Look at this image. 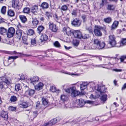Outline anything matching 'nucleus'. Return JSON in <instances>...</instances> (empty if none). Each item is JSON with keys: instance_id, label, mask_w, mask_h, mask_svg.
I'll list each match as a JSON object with an SVG mask.
<instances>
[{"instance_id": "b1692460", "label": "nucleus", "mask_w": 126, "mask_h": 126, "mask_svg": "<svg viewBox=\"0 0 126 126\" xmlns=\"http://www.w3.org/2000/svg\"><path fill=\"white\" fill-rule=\"evenodd\" d=\"M41 6L43 9H47L49 7V4L47 2H44L42 3Z\"/></svg>"}, {"instance_id": "7ed1b4c3", "label": "nucleus", "mask_w": 126, "mask_h": 126, "mask_svg": "<svg viewBox=\"0 0 126 126\" xmlns=\"http://www.w3.org/2000/svg\"><path fill=\"white\" fill-rule=\"evenodd\" d=\"M15 32V30L14 28L11 27L9 28L6 33L7 37L9 38L12 37L14 34Z\"/></svg>"}, {"instance_id": "e2e57ef3", "label": "nucleus", "mask_w": 126, "mask_h": 126, "mask_svg": "<svg viewBox=\"0 0 126 126\" xmlns=\"http://www.w3.org/2000/svg\"><path fill=\"white\" fill-rule=\"evenodd\" d=\"M54 17L55 20L56 21L58 22H59L58 21V18L57 15L56 14H55L54 16Z\"/></svg>"}, {"instance_id": "393cba45", "label": "nucleus", "mask_w": 126, "mask_h": 126, "mask_svg": "<svg viewBox=\"0 0 126 126\" xmlns=\"http://www.w3.org/2000/svg\"><path fill=\"white\" fill-rule=\"evenodd\" d=\"M88 84L87 82L83 83L80 85V87L81 90H83L85 89L87 87Z\"/></svg>"}, {"instance_id": "603ef678", "label": "nucleus", "mask_w": 126, "mask_h": 126, "mask_svg": "<svg viewBox=\"0 0 126 126\" xmlns=\"http://www.w3.org/2000/svg\"><path fill=\"white\" fill-rule=\"evenodd\" d=\"M23 11L24 13L28 14L30 12V9L28 7H25Z\"/></svg>"}, {"instance_id": "de8ad7c7", "label": "nucleus", "mask_w": 126, "mask_h": 126, "mask_svg": "<svg viewBox=\"0 0 126 126\" xmlns=\"http://www.w3.org/2000/svg\"><path fill=\"white\" fill-rule=\"evenodd\" d=\"M34 33V31L32 29H30L28 31L27 34L28 35H31L33 34Z\"/></svg>"}, {"instance_id": "680f3d73", "label": "nucleus", "mask_w": 126, "mask_h": 126, "mask_svg": "<svg viewBox=\"0 0 126 126\" xmlns=\"http://www.w3.org/2000/svg\"><path fill=\"white\" fill-rule=\"evenodd\" d=\"M71 88H68L67 89H65L66 92L69 93H71Z\"/></svg>"}, {"instance_id": "39448f33", "label": "nucleus", "mask_w": 126, "mask_h": 126, "mask_svg": "<svg viewBox=\"0 0 126 126\" xmlns=\"http://www.w3.org/2000/svg\"><path fill=\"white\" fill-rule=\"evenodd\" d=\"M81 23V21L77 18H75L71 21L72 25L75 27H78L80 26Z\"/></svg>"}, {"instance_id": "9d476101", "label": "nucleus", "mask_w": 126, "mask_h": 126, "mask_svg": "<svg viewBox=\"0 0 126 126\" xmlns=\"http://www.w3.org/2000/svg\"><path fill=\"white\" fill-rule=\"evenodd\" d=\"M107 89L104 86L101 85L98 86L97 91L99 92L100 94H102L106 92Z\"/></svg>"}, {"instance_id": "72a5a7b5", "label": "nucleus", "mask_w": 126, "mask_h": 126, "mask_svg": "<svg viewBox=\"0 0 126 126\" xmlns=\"http://www.w3.org/2000/svg\"><path fill=\"white\" fill-rule=\"evenodd\" d=\"M8 15L12 17L14 16L15 13L12 10H9L7 12Z\"/></svg>"}, {"instance_id": "a18cd8bd", "label": "nucleus", "mask_w": 126, "mask_h": 126, "mask_svg": "<svg viewBox=\"0 0 126 126\" xmlns=\"http://www.w3.org/2000/svg\"><path fill=\"white\" fill-rule=\"evenodd\" d=\"M54 46L60 48L61 47V45L58 41L55 42L53 43Z\"/></svg>"}, {"instance_id": "3c124183", "label": "nucleus", "mask_w": 126, "mask_h": 126, "mask_svg": "<svg viewBox=\"0 0 126 126\" xmlns=\"http://www.w3.org/2000/svg\"><path fill=\"white\" fill-rule=\"evenodd\" d=\"M73 31L71 30L70 28H69V31H68L66 32V34L68 36H70L72 34L73 35Z\"/></svg>"}, {"instance_id": "0eeeda50", "label": "nucleus", "mask_w": 126, "mask_h": 126, "mask_svg": "<svg viewBox=\"0 0 126 126\" xmlns=\"http://www.w3.org/2000/svg\"><path fill=\"white\" fill-rule=\"evenodd\" d=\"M19 0H15L12 1V7L16 9H19L20 8L19 4Z\"/></svg>"}, {"instance_id": "a19ab883", "label": "nucleus", "mask_w": 126, "mask_h": 126, "mask_svg": "<svg viewBox=\"0 0 126 126\" xmlns=\"http://www.w3.org/2000/svg\"><path fill=\"white\" fill-rule=\"evenodd\" d=\"M31 46L33 47L36 46V40L35 38H33L31 39Z\"/></svg>"}, {"instance_id": "aec40b11", "label": "nucleus", "mask_w": 126, "mask_h": 126, "mask_svg": "<svg viewBox=\"0 0 126 126\" xmlns=\"http://www.w3.org/2000/svg\"><path fill=\"white\" fill-rule=\"evenodd\" d=\"M32 26L35 27L38 24L39 21L36 18H32Z\"/></svg>"}, {"instance_id": "4be33fe9", "label": "nucleus", "mask_w": 126, "mask_h": 126, "mask_svg": "<svg viewBox=\"0 0 126 126\" xmlns=\"http://www.w3.org/2000/svg\"><path fill=\"white\" fill-rule=\"evenodd\" d=\"M38 9V6L37 5H34L31 8V12L33 13L37 12Z\"/></svg>"}, {"instance_id": "f8f14e48", "label": "nucleus", "mask_w": 126, "mask_h": 126, "mask_svg": "<svg viewBox=\"0 0 126 126\" xmlns=\"http://www.w3.org/2000/svg\"><path fill=\"white\" fill-rule=\"evenodd\" d=\"M71 96L72 97H75L80 94V92L74 89L73 88H71Z\"/></svg>"}, {"instance_id": "37998d69", "label": "nucleus", "mask_w": 126, "mask_h": 126, "mask_svg": "<svg viewBox=\"0 0 126 126\" xmlns=\"http://www.w3.org/2000/svg\"><path fill=\"white\" fill-rule=\"evenodd\" d=\"M81 38L83 39H87L89 38L90 36L89 35L87 34H84L83 35H82Z\"/></svg>"}, {"instance_id": "c9c22d12", "label": "nucleus", "mask_w": 126, "mask_h": 126, "mask_svg": "<svg viewBox=\"0 0 126 126\" xmlns=\"http://www.w3.org/2000/svg\"><path fill=\"white\" fill-rule=\"evenodd\" d=\"M81 17L83 23L87 21V16L85 15H83L81 16Z\"/></svg>"}, {"instance_id": "1a4fd4ad", "label": "nucleus", "mask_w": 126, "mask_h": 126, "mask_svg": "<svg viewBox=\"0 0 126 126\" xmlns=\"http://www.w3.org/2000/svg\"><path fill=\"white\" fill-rule=\"evenodd\" d=\"M42 104L43 107L42 109H44L48 105V99L44 97H42Z\"/></svg>"}, {"instance_id": "a211bd4d", "label": "nucleus", "mask_w": 126, "mask_h": 126, "mask_svg": "<svg viewBox=\"0 0 126 126\" xmlns=\"http://www.w3.org/2000/svg\"><path fill=\"white\" fill-rule=\"evenodd\" d=\"M119 22L118 21H114L111 26V30H113L115 29L118 26Z\"/></svg>"}, {"instance_id": "4d7b16f0", "label": "nucleus", "mask_w": 126, "mask_h": 126, "mask_svg": "<svg viewBox=\"0 0 126 126\" xmlns=\"http://www.w3.org/2000/svg\"><path fill=\"white\" fill-rule=\"evenodd\" d=\"M100 42L98 39H95L94 41V44L96 45V46H97L98 45H99Z\"/></svg>"}, {"instance_id": "0e129e2a", "label": "nucleus", "mask_w": 126, "mask_h": 126, "mask_svg": "<svg viewBox=\"0 0 126 126\" xmlns=\"http://www.w3.org/2000/svg\"><path fill=\"white\" fill-rule=\"evenodd\" d=\"M104 0H102V3L100 4V8L102 7L104 5Z\"/></svg>"}, {"instance_id": "473e14b6", "label": "nucleus", "mask_w": 126, "mask_h": 126, "mask_svg": "<svg viewBox=\"0 0 126 126\" xmlns=\"http://www.w3.org/2000/svg\"><path fill=\"white\" fill-rule=\"evenodd\" d=\"M7 30L6 29L3 27L0 28V33L1 34H3L7 33Z\"/></svg>"}, {"instance_id": "a878e982", "label": "nucleus", "mask_w": 126, "mask_h": 126, "mask_svg": "<svg viewBox=\"0 0 126 126\" xmlns=\"http://www.w3.org/2000/svg\"><path fill=\"white\" fill-rule=\"evenodd\" d=\"M19 106L22 108H25L27 107L28 106V104L27 102H23L21 104H20Z\"/></svg>"}, {"instance_id": "4c0bfd02", "label": "nucleus", "mask_w": 126, "mask_h": 126, "mask_svg": "<svg viewBox=\"0 0 126 126\" xmlns=\"http://www.w3.org/2000/svg\"><path fill=\"white\" fill-rule=\"evenodd\" d=\"M43 106H42V105L40 104V101H38L37 102V104L36 105V107L37 109H39L40 108H42L43 107Z\"/></svg>"}, {"instance_id": "774afa93", "label": "nucleus", "mask_w": 126, "mask_h": 126, "mask_svg": "<svg viewBox=\"0 0 126 126\" xmlns=\"http://www.w3.org/2000/svg\"><path fill=\"white\" fill-rule=\"evenodd\" d=\"M25 79V77L23 75H21L20 77V79L21 80H24Z\"/></svg>"}, {"instance_id": "f704fd0d", "label": "nucleus", "mask_w": 126, "mask_h": 126, "mask_svg": "<svg viewBox=\"0 0 126 126\" xmlns=\"http://www.w3.org/2000/svg\"><path fill=\"white\" fill-rule=\"evenodd\" d=\"M22 88V86L19 84H16L15 86V89L16 91H18L20 90Z\"/></svg>"}, {"instance_id": "9b49d317", "label": "nucleus", "mask_w": 126, "mask_h": 126, "mask_svg": "<svg viewBox=\"0 0 126 126\" xmlns=\"http://www.w3.org/2000/svg\"><path fill=\"white\" fill-rule=\"evenodd\" d=\"M73 35L75 38H77L79 39L81 38V33L78 30L74 31Z\"/></svg>"}, {"instance_id": "e433bc0d", "label": "nucleus", "mask_w": 126, "mask_h": 126, "mask_svg": "<svg viewBox=\"0 0 126 126\" xmlns=\"http://www.w3.org/2000/svg\"><path fill=\"white\" fill-rule=\"evenodd\" d=\"M61 100L63 102L65 101L67 99V96L66 95H62L61 96Z\"/></svg>"}, {"instance_id": "423d86ee", "label": "nucleus", "mask_w": 126, "mask_h": 126, "mask_svg": "<svg viewBox=\"0 0 126 126\" xmlns=\"http://www.w3.org/2000/svg\"><path fill=\"white\" fill-rule=\"evenodd\" d=\"M49 29L52 32H56L58 30V28L57 25L53 23H49Z\"/></svg>"}, {"instance_id": "864d4df0", "label": "nucleus", "mask_w": 126, "mask_h": 126, "mask_svg": "<svg viewBox=\"0 0 126 126\" xmlns=\"http://www.w3.org/2000/svg\"><path fill=\"white\" fill-rule=\"evenodd\" d=\"M121 41L123 46L126 45V38L122 39Z\"/></svg>"}, {"instance_id": "c756f323", "label": "nucleus", "mask_w": 126, "mask_h": 126, "mask_svg": "<svg viewBox=\"0 0 126 126\" xmlns=\"http://www.w3.org/2000/svg\"><path fill=\"white\" fill-rule=\"evenodd\" d=\"M61 12L63 13V11H66L68 9V7L66 5H64L62 6L60 8Z\"/></svg>"}, {"instance_id": "58836bf2", "label": "nucleus", "mask_w": 126, "mask_h": 126, "mask_svg": "<svg viewBox=\"0 0 126 126\" xmlns=\"http://www.w3.org/2000/svg\"><path fill=\"white\" fill-rule=\"evenodd\" d=\"M107 95L106 94L102 95L101 98V99L103 101H106L107 99Z\"/></svg>"}, {"instance_id": "bb28decb", "label": "nucleus", "mask_w": 126, "mask_h": 126, "mask_svg": "<svg viewBox=\"0 0 126 126\" xmlns=\"http://www.w3.org/2000/svg\"><path fill=\"white\" fill-rule=\"evenodd\" d=\"M19 17L23 23H25L27 21V19L26 16L24 15H20L19 16Z\"/></svg>"}, {"instance_id": "09e8293b", "label": "nucleus", "mask_w": 126, "mask_h": 126, "mask_svg": "<svg viewBox=\"0 0 126 126\" xmlns=\"http://www.w3.org/2000/svg\"><path fill=\"white\" fill-rule=\"evenodd\" d=\"M115 45L114 46H111V47H120L121 46H123V45H122V43H121V41H120L118 43H116H116Z\"/></svg>"}, {"instance_id": "79ce46f5", "label": "nucleus", "mask_w": 126, "mask_h": 126, "mask_svg": "<svg viewBox=\"0 0 126 126\" xmlns=\"http://www.w3.org/2000/svg\"><path fill=\"white\" fill-rule=\"evenodd\" d=\"M27 37L26 36H23L22 37V39L23 43L26 45L28 44L27 41Z\"/></svg>"}, {"instance_id": "c85d7f7f", "label": "nucleus", "mask_w": 126, "mask_h": 126, "mask_svg": "<svg viewBox=\"0 0 126 126\" xmlns=\"http://www.w3.org/2000/svg\"><path fill=\"white\" fill-rule=\"evenodd\" d=\"M103 21L106 23H110L112 21V19L110 17H108L104 18L103 19Z\"/></svg>"}, {"instance_id": "ddd939ff", "label": "nucleus", "mask_w": 126, "mask_h": 126, "mask_svg": "<svg viewBox=\"0 0 126 126\" xmlns=\"http://www.w3.org/2000/svg\"><path fill=\"white\" fill-rule=\"evenodd\" d=\"M105 44L104 42H100L97 46H96V48L98 49H101L104 48L105 47Z\"/></svg>"}, {"instance_id": "2eb2a0df", "label": "nucleus", "mask_w": 126, "mask_h": 126, "mask_svg": "<svg viewBox=\"0 0 126 126\" xmlns=\"http://www.w3.org/2000/svg\"><path fill=\"white\" fill-rule=\"evenodd\" d=\"M22 34V32L21 30H18L16 31L15 36L17 39H19L21 38Z\"/></svg>"}, {"instance_id": "cd10ccee", "label": "nucleus", "mask_w": 126, "mask_h": 126, "mask_svg": "<svg viewBox=\"0 0 126 126\" xmlns=\"http://www.w3.org/2000/svg\"><path fill=\"white\" fill-rule=\"evenodd\" d=\"M115 9L114 6L112 4H108L107 7V10L110 11H113Z\"/></svg>"}, {"instance_id": "7c9ffc66", "label": "nucleus", "mask_w": 126, "mask_h": 126, "mask_svg": "<svg viewBox=\"0 0 126 126\" xmlns=\"http://www.w3.org/2000/svg\"><path fill=\"white\" fill-rule=\"evenodd\" d=\"M44 27L42 26H39L37 28V32L40 34L41 32L44 30Z\"/></svg>"}, {"instance_id": "338daca9", "label": "nucleus", "mask_w": 126, "mask_h": 126, "mask_svg": "<svg viewBox=\"0 0 126 126\" xmlns=\"http://www.w3.org/2000/svg\"><path fill=\"white\" fill-rule=\"evenodd\" d=\"M126 88V83H125L122 88V90H124Z\"/></svg>"}, {"instance_id": "f3484780", "label": "nucleus", "mask_w": 126, "mask_h": 126, "mask_svg": "<svg viewBox=\"0 0 126 126\" xmlns=\"http://www.w3.org/2000/svg\"><path fill=\"white\" fill-rule=\"evenodd\" d=\"M44 86L42 82H40L34 86L35 88L37 90L42 89Z\"/></svg>"}, {"instance_id": "c03bdc74", "label": "nucleus", "mask_w": 126, "mask_h": 126, "mask_svg": "<svg viewBox=\"0 0 126 126\" xmlns=\"http://www.w3.org/2000/svg\"><path fill=\"white\" fill-rule=\"evenodd\" d=\"M50 90L51 91L53 92H56L57 91H59V90H56V87L53 86H51L50 89Z\"/></svg>"}, {"instance_id": "6ab92c4d", "label": "nucleus", "mask_w": 126, "mask_h": 126, "mask_svg": "<svg viewBox=\"0 0 126 126\" xmlns=\"http://www.w3.org/2000/svg\"><path fill=\"white\" fill-rule=\"evenodd\" d=\"M35 90L31 89H29L27 91H26V93L27 94H28L30 96H32L35 93Z\"/></svg>"}, {"instance_id": "6e6d98bb", "label": "nucleus", "mask_w": 126, "mask_h": 126, "mask_svg": "<svg viewBox=\"0 0 126 126\" xmlns=\"http://www.w3.org/2000/svg\"><path fill=\"white\" fill-rule=\"evenodd\" d=\"M18 57L17 56H9L8 57V60H10L11 59H13L14 60L13 61V62L14 61V60L18 58Z\"/></svg>"}, {"instance_id": "f03ea898", "label": "nucleus", "mask_w": 126, "mask_h": 126, "mask_svg": "<svg viewBox=\"0 0 126 126\" xmlns=\"http://www.w3.org/2000/svg\"><path fill=\"white\" fill-rule=\"evenodd\" d=\"M103 29L102 27L100 26H95L94 31L95 35L97 36H101L102 34L101 31Z\"/></svg>"}, {"instance_id": "4468645a", "label": "nucleus", "mask_w": 126, "mask_h": 126, "mask_svg": "<svg viewBox=\"0 0 126 126\" xmlns=\"http://www.w3.org/2000/svg\"><path fill=\"white\" fill-rule=\"evenodd\" d=\"M31 115L29 116L28 115L29 117V120L32 121L37 116V115L38 114L37 112L36 111L33 112V113L31 112Z\"/></svg>"}, {"instance_id": "2f4dec72", "label": "nucleus", "mask_w": 126, "mask_h": 126, "mask_svg": "<svg viewBox=\"0 0 126 126\" xmlns=\"http://www.w3.org/2000/svg\"><path fill=\"white\" fill-rule=\"evenodd\" d=\"M40 39L42 41H46L48 39V37L46 34L43 35L40 38Z\"/></svg>"}, {"instance_id": "69168bd1", "label": "nucleus", "mask_w": 126, "mask_h": 126, "mask_svg": "<svg viewBox=\"0 0 126 126\" xmlns=\"http://www.w3.org/2000/svg\"><path fill=\"white\" fill-rule=\"evenodd\" d=\"M113 70L116 72H121L122 71V70L121 69H114Z\"/></svg>"}, {"instance_id": "bf43d9fd", "label": "nucleus", "mask_w": 126, "mask_h": 126, "mask_svg": "<svg viewBox=\"0 0 126 126\" xmlns=\"http://www.w3.org/2000/svg\"><path fill=\"white\" fill-rule=\"evenodd\" d=\"M126 59V55H125L122 56H121L120 58V59L121 60V62H123L124 60L125 59Z\"/></svg>"}, {"instance_id": "412c9836", "label": "nucleus", "mask_w": 126, "mask_h": 126, "mask_svg": "<svg viewBox=\"0 0 126 126\" xmlns=\"http://www.w3.org/2000/svg\"><path fill=\"white\" fill-rule=\"evenodd\" d=\"M57 122V118H55L51 120L50 121L47 123L48 125H52L55 124Z\"/></svg>"}, {"instance_id": "8fccbe9b", "label": "nucleus", "mask_w": 126, "mask_h": 126, "mask_svg": "<svg viewBox=\"0 0 126 126\" xmlns=\"http://www.w3.org/2000/svg\"><path fill=\"white\" fill-rule=\"evenodd\" d=\"M6 7L5 6H3L1 9V12L2 13L4 14L6 12Z\"/></svg>"}, {"instance_id": "f257e3e1", "label": "nucleus", "mask_w": 126, "mask_h": 126, "mask_svg": "<svg viewBox=\"0 0 126 126\" xmlns=\"http://www.w3.org/2000/svg\"><path fill=\"white\" fill-rule=\"evenodd\" d=\"M76 101V104L78 105L76 107L78 108L83 107L85 103L91 104H92L93 102L92 101L89 100L85 102L83 99L81 98L77 99Z\"/></svg>"}, {"instance_id": "5701e85b", "label": "nucleus", "mask_w": 126, "mask_h": 126, "mask_svg": "<svg viewBox=\"0 0 126 126\" xmlns=\"http://www.w3.org/2000/svg\"><path fill=\"white\" fill-rule=\"evenodd\" d=\"M39 80V78L37 76H34L33 78H31V83L33 84L34 85V83L35 82Z\"/></svg>"}, {"instance_id": "ea45409f", "label": "nucleus", "mask_w": 126, "mask_h": 126, "mask_svg": "<svg viewBox=\"0 0 126 126\" xmlns=\"http://www.w3.org/2000/svg\"><path fill=\"white\" fill-rule=\"evenodd\" d=\"M10 100L11 102H14L17 100L16 97L14 95H13L11 96Z\"/></svg>"}, {"instance_id": "6e6552de", "label": "nucleus", "mask_w": 126, "mask_h": 126, "mask_svg": "<svg viewBox=\"0 0 126 126\" xmlns=\"http://www.w3.org/2000/svg\"><path fill=\"white\" fill-rule=\"evenodd\" d=\"M8 113L7 112L3 110L1 111L0 114V116L4 120L7 121L8 118Z\"/></svg>"}, {"instance_id": "13d9d810", "label": "nucleus", "mask_w": 126, "mask_h": 126, "mask_svg": "<svg viewBox=\"0 0 126 126\" xmlns=\"http://www.w3.org/2000/svg\"><path fill=\"white\" fill-rule=\"evenodd\" d=\"M73 44L74 46L77 47L79 44V42L77 40L74 41Z\"/></svg>"}, {"instance_id": "dca6fc26", "label": "nucleus", "mask_w": 126, "mask_h": 126, "mask_svg": "<svg viewBox=\"0 0 126 126\" xmlns=\"http://www.w3.org/2000/svg\"><path fill=\"white\" fill-rule=\"evenodd\" d=\"M0 79L2 81L8 85H9L11 84V81H9L5 77H0Z\"/></svg>"}, {"instance_id": "20e7f679", "label": "nucleus", "mask_w": 126, "mask_h": 126, "mask_svg": "<svg viewBox=\"0 0 126 126\" xmlns=\"http://www.w3.org/2000/svg\"><path fill=\"white\" fill-rule=\"evenodd\" d=\"M109 44L111 46H113L116 43V38L113 35H111L109 36Z\"/></svg>"}, {"instance_id": "5fc2aeb1", "label": "nucleus", "mask_w": 126, "mask_h": 126, "mask_svg": "<svg viewBox=\"0 0 126 126\" xmlns=\"http://www.w3.org/2000/svg\"><path fill=\"white\" fill-rule=\"evenodd\" d=\"M69 28L67 26L64 27L63 28V32H65L66 33L69 30Z\"/></svg>"}, {"instance_id": "49530a36", "label": "nucleus", "mask_w": 126, "mask_h": 126, "mask_svg": "<svg viewBox=\"0 0 126 126\" xmlns=\"http://www.w3.org/2000/svg\"><path fill=\"white\" fill-rule=\"evenodd\" d=\"M78 10L77 8H75L71 11V14L72 15L76 16L77 15Z\"/></svg>"}, {"instance_id": "052dcab7", "label": "nucleus", "mask_w": 126, "mask_h": 126, "mask_svg": "<svg viewBox=\"0 0 126 126\" xmlns=\"http://www.w3.org/2000/svg\"><path fill=\"white\" fill-rule=\"evenodd\" d=\"M86 29L90 33H92V31L91 27H87Z\"/></svg>"}]
</instances>
